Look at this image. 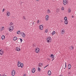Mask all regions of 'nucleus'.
Segmentation results:
<instances>
[{
    "label": "nucleus",
    "instance_id": "nucleus-27",
    "mask_svg": "<svg viewBox=\"0 0 76 76\" xmlns=\"http://www.w3.org/2000/svg\"><path fill=\"white\" fill-rule=\"evenodd\" d=\"M20 32V31H18L17 32V34H19V33H20V32Z\"/></svg>",
    "mask_w": 76,
    "mask_h": 76
},
{
    "label": "nucleus",
    "instance_id": "nucleus-47",
    "mask_svg": "<svg viewBox=\"0 0 76 76\" xmlns=\"http://www.w3.org/2000/svg\"><path fill=\"white\" fill-rule=\"evenodd\" d=\"M0 76H1V74H0Z\"/></svg>",
    "mask_w": 76,
    "mask_h": 76
},
{
    "label": "nucleus",
    "instance_id": "nucleus-11",
    "mask_svg": "<svg viewBox=\"0 0 76 76\" xmlns=\"http://www.w3.org/2000/svg\"><path fill=\"white\" fill-rule=\"evenodd\" d=\"M51 58H54L55 56L53 54H52L51 56H50Z\"/></svg>",
    "mask_w": 76,
    "mask_h": 76
},
{
    "label": "nucleus",
    "instance_id": "nucleus-12",
    "mask_svg": "<svg viewBox=\"0 0 76 76\" xmlns=\"http://www.w3.org/2000/svg\"><path fill=\"white\" fill-rule=\"evenodd\" d=\"M36 52L37 53H38V52H39V51H40V49L38 50V49H36Z\"/></svg>",
    "mask_w": 76,
    "mask_h": 76
},
{
    "label": "nucleus",
    "instance_id": "nucleus-34",
    "mask_svg": "<svg viewBox=\"0 0 76 76\" xmlns=\"http://www.w3.org/2000/svg\"><path fill=\"white\" fill-rule=\"evenodd\" d=\"M46 33H48V30L46 29L45 31Z\"/></svg>",
    "mask_w": 76,
    "mask_h": 76
},
{
    "label": "nucleus",
    "instance_id": "nucleus-9",
    "mask_svg": "<svg viewBox=\"0 0 76 76\" xmlns=\"http://www.w3.org/2000/svg\"><path fill=\"white\" fill-rule=\"evenodd\" d=\"M48 74L49 76H50V75H51V71L49 70V71H48Z\"/></svg>",
    "mask_w": 76,
    "mask_h": 76
},
{
    "label": "nucleus",
    "instance_id": "nucleus-51",
    "mask_svg": "<svg viewBox=\"0 0 76 76\" xmlns=\"http://www.w3.org/2000/svg\"><path fill=\"white\" fill-rule=\"evenodd\" d=\"M5 76H7V75H5Z\"/></svg>",
    "mask_w": 76,
    "mask_h": 76
},
{
    "label": "nucleus",
    "instance_id": "nucleus-25",
    "mask_svg": "<svg viewBox=\"0 0 76 76\" xmlns=\"http://www.w3.org/2000/svg\"><path fill=\"white\" fill-rule=\"evenodd\" d=\"M64 20H67V17H65L64 18Z\"/></svg>",
    "mask_w": 76,
    "mask_h": 76
},
{
    "label": "nucleus",
    "instance_id": "nucleus-19",
    "mask_svg": "<svg viewBox=\"0 0 76 76\" xmlns=\"http://www.w3.org/2000/svg\"><path fill=\"white\" fill-rule=\"evenodd\" d=\"M7 15L8 16H9V15H10V12H7Z\"/></svg>",
    "mask_w": 76,
    "mask_h": 76
},
{
    "label": "nucleus",
    "instance_id": "nucleus-10",
    "mask_svg": "<svg viewBox=\"0 0 76 76\" xmlns=\"http://www.w3.org/2000/svg\"><path fill=\"white\" fill-rule=\"evenodd\" d=\"M68 20H65L64 23L65 25H67L68 24Z\"/></svg>",
    "mask_w": 76,
    "mask_h": 76
},
{
    "label": "nucleus",
    "instance_id": "nucleus-40",
    "mask_svg": "<svg viewBox=\"0 0 76 76\" xmlns=\"http://www.w3.org/2000/svg\"><path fill=\"white\" fill-rule=\"evenodd\" d=\"M39 20H37V23H39Z\"/></svg>",
    "mask_w": 76,
    "mask_h": 76
},
{
    "label": "nucleus",
    "instance_id": "nucleus-16",
    "mask_svg": "<svg viewBox=\"0 0 76 76\" xmlns=\"http://www.w3.org/2000/svg\"><path fill=\"white\" fill-rule=\"evenodd\" d=\"M65 32V30H64V29H63L62 30V31H61V33L62 34H64V32Z\"/></svg>",
    "mask_w": 76,
    "mask_h": 76
},
{
    "label": "nucleus",
    "instance_id": "nucleus-8",
    "mask_svg": "<svg viewBox=\"0 0 76 76\" xmlns=\"http://www.w3.org/2000/svg\"><path fill=\"white\" fill-rule=\"evenodd\" d=\"M16 50L17 51H20V48L17 47L16 48Z\"/></svg>",
    "mask_w": 76,
    "mask_h": 76
},
{
    "label": "nucleus",
    "instance_id": "nucleus-48",
    "mask_svg": "<svg viewBox=\"0 0 76 76\" xmlns=\"http://www.w3.org/2000/svg\"><path fill=\"white\" fill-rule=\"evenodd\" d=\"M37 1H39V0H36Z\"/></svg>",
    "mask_w": 76,
    "mask_h": 76
},
{
    "label": "nucleus",
    "instance_id": "nucleus-32",
    "mask_svg": "<svg viewBox=\"0 0 76 76\" xmlns=\"http://www.w3.org/2000/svg\"><path fill=\"white\" fill-rule=\"evenodd\" d=\"M12 25H13V23L12 22L10 23V26H12Z\"/></svg>",
    "mask_w": 76,
    "mask_h": 76
},
{
    "label": "nucleus",
    "instance_id": "nucleus-2",
    "mask_svg": "<svg viewBox=\"0 0 76 76\" xmlns=\"http://www.w3.org/2000/svg\"><path fill=\"white\" fill-rule=\"evenodd\" d=\"M20 34H21V35H22L23 38H25V34L22 33V32H20Z\"/></svg>",
    "mask_w": 76,
    "mask_h": 76
},
{
    "label": "nucleus",
    "instance_id": "nucleus-26",
    "mask_svg": "<svg viewBox=\"0 0 76 76\" xmlns=\"http://www.w3.org/2000/svg\"><path fill=\"white\" fill-rule=\"evenodd\" d=\"M23 19H24L25 20H26V18L25 16H23Z\"/></svg>",
    "mask_w": 76,
    "mask_h": 76
},
{
    "label": "nucleus",
    "instance_id": "nucleus-3",
    "mask_svg": "<svg viewBox=\"0 0 76 76\" xmlns=\"http://www.w3.org/2000/svg\"><path fill=\"white\" fill-rule=\"evenodd\" d=\"M11 75L12 76H14L15 75V71L14 70H13L12 72Z\"/></svg>",
    "mask_w": 76,
    "mask_h": 76
},
{
    "label": "nucleus",
    "instance_id": "nucleus-36",
    "mask_svg": "<svg viewBox=\"0 0 76 76\" xmlns=\"http://www.w3.org/2000/svg\"><path fill=\"white\" fill-rule=\"evenodd\" d=\"M48 64L46 65V66H45L44 68V69H45V67H48Z\"/></svg>",
    "mask_w": 76,
    "mask_h": 76
},
{
    "label": "nucleus",
    "instance_id": "nucleus-43",
    "mask_svg": "<svg viewBox=\"0 0 76 76\" xmlns=\"http://www.w3.org/2000/svg\"><path fill=\"white\" fill-rule=\"evenodd\" d=\"M72 18H74V16H73V15H72Z\"/></svg>",
    "mask_w": 76,
    "mask_h": 76
},
{
    "label": "nucleus",
    "instance_id": "nucleus-45",
    "mask_svg": "<svg viewBox=\"0 0 76 76\" xmlns=\"http://www.w3.org/2000/svg\"><path fill=\"white\" fill-rule=\"evenodd\" d=\"M33 25H34V22H33V23H32Z\"/></svg>",
    "mask_w": 76,
    "mask_h": 76
},
{
    "label": "nucleus",
    "instance_id": "nucleus-5",
    "mask_svg": "<svg viewBox=\"0 0 76 76\" xmlns=\"http://www.w3.org/2000/svg\"><path fill=\"white\" fill-rule=\"evenodd\" d=\"M63 3L64 5H66L67 4V1L66 0H63Z\"/></svg>",
    "mask_w": 76,
    "mask_h": 76
},
{
    "label": "nucleus",
    "instance_id": "nucleus-22",
    "mask_svg": "<svg viewBox=\"0 0 76 76\" xmlns=\"http://www.w3.org/2000/svg\"><path fill=\"white\" fill-rule=\"evenodd\" d=\"M38 71H39V72H41V69L39 68V67L38 68Z\"/></svg>",
    "mask_w": 76,
    "mask_h": 76
},
{
    "label": "nucleus",
    "instance_id": "nucleus-31",
    "mask_svg": "<svg viewBox=\"0 0 76 76\" xmlns=\"http://www.w3.org/2000/svg\"><path fill=\"white\" fill-rule=\"evenodd\" d=\"M69 12L68 13H70V12H71V10L70 9H69Z\"/></svg>",
    "mask_w": 76,
    "mask_h": 76
},
{
    "label": "nucleus",
    "instance_id": "nucleus-21",
    "mask_svg": "<svg viewBox=\"0 0 76 76\" xmlns=\"http://www.w3.org/2000/svg\"><path fill=\"white\" fill-rule=\"evenodd\" d=\"M5 38V36L4 35L2 36L1 37L2 39L3 40Z\"/></svg>",
    "mask_w": 76,
    "mask_h": 76
},
{
    "label": "nucleus",
    "instance_id": "nucleus-6",
    "mask_svg": "<svg viewBox=\"0 0 76 76\" xmlns=\"http://www.w3.org/2000/svg\"><path fill=\"white\" fill-rule=\"evenodd\" d=\"M39 28L40 30H42L43 29V26L42 25H41L39 26Z\"/></svg>",
    "mask_w": 76,
    "mask_h": 76
},
{
    "label": "nucleus",
    "instance_id": "nucleus-35",
    "mask_svg": "<svg viewBox=\"0 0 76 76\" xmlns=\"http://www.w3.org/2000/svg\"><path fill=\"white\" fill-rule=\"evenodd\" d=\"M10 28H11V29H13V26H11L10 27Z\"/></svg>",
    "mask_w": 76,
    "mask_h": 76
},
{
    "label": "nucleus",
    "instance_id": "nucleus-24",
    "mask_svg": "<svg viewBox=\"0 0 76 76\" xmlns=\"http://www.w3.org/2000/svg\"><path fill=\"white\" fill-rule=\"evenodd\" d=\"M17 39H18V38L16 37H14V41H16V40Z\"/></svg>",
    "mask_w": 76,
    "mask_h": 76
},
{
    "label": "nucleus",
    "instance_id": "nucleus-7",
    "mask_svg": "<svg viewBox=\"0 0 76 76\" xmlns=\"http://www.w3.org/2000/svg\"><path fill=\"white\" fill-rule=\"evenodd\" d=\"M32 72L33 73H34L35 72V68H33L32 70Z\"/></svg>",
    "mask_w": 76,
    "mask_h": 76
},
{
    "label": "nucleus",
    "instance_id": "nucleus-41",
    "mask_svg": "<svg viewBox=\"0 0 76 76\" xmlns=\"http://www.w3.org/2000/svg\"><path fill=\"white\" fill-rule=\"evenodd\" d=\"M36 49H37V50H40L39 48H36Z\"/></svg>",
    "mask_w": 76,
    "mask_h": 76
},
{
    "label": "nucleus",
    "instance_id": "nucleus-38",
    "mask_svg": "<svg viewBox=\"0 0 76 76\" xmlns=\"http://www.w3.org/2000/svg\"><path fill=\"white\" fill-rule=\"evenodd\" d=\"M2 30H4V27H2Z\"/></svg>",
    "mask_w": 76,
    "mask_h": 76
},
{
    "label": "nucleus",
    "instance_id": "nucleus-50",
    "mask_svg": "<svg viewBox=\"0 0 76 76\" xmlns=\"http://www.w3.org/2000/svg\"><path fill=\"white\" fill-rule=\"evenodd\" d=\"M48 60H50V59H48Z\"/></svg>",
    "mask_w": 76,
    "mask_h": 76
},
{
    "label": "nucleus",
    "instance_id": "nucleus-1",
    "mask_svg": "<svg viewBox=\"0 0 76 76\" xmlns=\"http://www.w3.org/2000/svg\"><path fill=\"white\" fill-rule=\"evenodd\" d=\"M51 41H52L51 37H49L47 38V42L48 43H50V42H51Z\"/></svg>",
    "mask_w": 76,
    "mask_h": 76
},
{
    "label": "nucleus",
    "instance_id": "nucleus-46",
    "mask_svg": "<svg viewBox=\"0 0 76 76\" xmlns=\"http://www.w3.org/2000/svg\"><path fill=\"white\" fill-rule=\"evenodd\" d=\"M56 10L57 12H58V10L57 9Z\"/></svg>",
    "mask_w": 76,
    "mask_h": 76
},
{
    "label": "nucleus",
    "instance_id": "nucleus-20",
    "mask_svg": "<svg viewBox=\"0 0 76 76\" xmlns=\"http://www.w3.org/2000/svg\"><path fill=\"white\" fill-rule=\"evenodd\" d=\"M55 34H56V31H53L52 33V35H54Z\"/></svg>",
    "mask_w": 76,
    "mask_h": 76
},
{
    "label": "nucleus",
    "instance_id": "nucleus-42",
    "mask_svg": "<svg viewBox=\"0 0 76 76\" xmlns=\"http://www.w3.org/2000/svg\"><path fill=\"white\" fill-rule=\"evenodd\" d=\"M26 76V74H24L23 76Z\"/></svg>",
    "mask_w": 76,
    "mask_h": 76
},
{
    "label": "nucleus",
    "instance_id": "nucleus-37",
    "mask_svg": "<svg viewBox=\"0 0 76 76\" xmlns=\"http://www.w3.org/2000/svg\"><path fill=\"white\" fill-rule=\"evenodd\" d=\"M4 10H5V9L3 8L2 10V12H3L4 11Z\"/></svg>",
    "mask_w": 76,
    "mask_h": 76
},
{
    "label": "nucleus",
    "instance_id": "nucleus-29",
    "mask_svg": "<svg viewBox=\"0 0 76 76\" xmlns=\"http://www.w3.org/2000/svg\"><path fill=\"white\" fill-rule=\"evenodd\" d=\"M70 49H71V50H73V46H71L70 47Z\"/></svg>",
    "mask_w": 76,
    "mask_h": 76
},
{
    "label": "nucleus",
    "instance_id": "nucleus-15",
    "mask_svg": "<svg viewBox=\"0 0 76 76\" xmlns=\"http://www.w3.org/2000/svg\"><path fill=\"white\" fill-rule=\"evenodd\" d=\"M20 67L21 68H22V67H23V63H20Z\"/></svg>",
    "mask_w": 76,
    "mask_h": 76
},
{
    "label": "nucleus",
    "instance_id": "nucleus-30",
    "mask_svg": "<svg viewBox=\"0 0 76 76\" xmlns=\"http://www.w3.org/2000/svg\"><path fill=\"white\" fill-rule=\"evenodd\" d=\"M48 13H50V10L49 9L48 10Z\"/></svg>",
    "mask_w": 76,
    "mask_h": 76
},
{
    "label": "nucleus",
    "instance_id": "nucleus-17",
    "mask_svg": "<svg viewBox=\"0 0 76 76\" xmlns=\"http://www.w3.org/2000/svg\"><path fill=\"white\" fill-rule=\"evenodd\" d=\"M46 20H48V15H47L46 16Z\"/></svg>",
    "mask_w": 76,
    "mask_h": 76
},
{
    "label": "nucleus",
    "instance_id": "nucleus-23",
    "mask_svg": "<svg viewBox=\"0 0 76 76\" xmlns=\"http://www.w3.org/2000/svg\"><path fill=\"white\" fill-rule=\"evenodd\" d=\"M13 29H11V28H9V31L10 32H12L13 31Z\"/></svg>",
    "mask_w": 76,
    "mask_h": 76
},
{
    "label": "nucleus",
    "instance_id": "nucleus-14",
    "mask_svg": "<svg viewBox=\"0 0 76 76\" xmlns=\"http://www.w3.org/2000/svg\"><path fill=\"white\" fill-rule=\"evenodd\" d=\"M20 61H19L18 63V66L19 67H20Z\"/></svg>",
    "mask_w": 76,
    "mask_h": 76
},
{
    "label": "nucleus",
    "instance_id": "nucleus-44",
    "mask_svg": "<svg viewBox=\"0 0 76 76\" xmlns=\"http://www.w3.org/2000/svg\"><path fill=\"white\" fill-rule=\"evenodd\" d=\"M54 60V58H53V59L52 60V61H53Z\"/></svg>",
    "mask_w": 76,
    "mask_h": 76
},
{
    "label": "nucleus",
    "instance_id": "nucleus-33",
    "mask_svg": "<svg viewBox=\"0 0 76 76\" xmlns=\"http://www.w3.org/2000/svg\"><path fill=\"white\" fill-rule=\"evenodd\" d=\"M61 9L62 10H64V7H62Z\"/></svg>",
    "mask_w": 76,
    "mask_h": 76
},
{
    "label": "nucleus",
    "instance_id": "nucleus-28",
    "mask_svg": "<svg viewBox=\"0 0 76 76\" xmlns=\"http://www.w3.org/2000/svg\"><path fill=\"white\" fill-rule=\"evenodd\" d=\"M19 39L20 40V42H22L23 41V39L21 38H20Z\"/></svg>",
    "mask_w": 76,
    "mask_h": 76
},
{
    "label": "nucleus",
    "instance_id": "nucleus-39",
    "mask_svg": "<svg viewBox=\"0 0 76 76\" xmlns=\"http://www.w3.org/2000/svg\"><path fill=\"white\" fill-rule=\"evenodd\" d=\"M65 68H66V67H67V66L66 65V62H65Z\"/></svg>",
    "mask_w": 76,
    "mask_h": 76
},
{
    "label": "nucleus",
    "instance_id": "nucleus-13",
    "mask_svg": "<svg viewBox=\"0 0 76 76\" xmlns=\"http://www.w3.org/2000/svg\"><path fill=\"white\" fill-rule=\"evenodd\" d=\"M71 64H69L68 66V69L69 70V69H70V68H71Z\"/></svg>",
    "mask_w": 76,
    "mask_h": 76
},
{
    "label": "nucleus",
    "instance_id": "nucleus-18",
    "mask_svg": "<svg viewBox=\"0 0 76 76\" xmlns=\"http://www.w3.org/2000/svg\"><path fill=\"white\" fill-rule=\"evenodd\" d=\"M42 64H43L42 63H39V65H38V67H40V66H42Z\"/></svg>",
    "mask_w": 76,
    "mask_h": 76
},
{
    "label": "nucleus",
    "instance_id": "nucleus-49",
    "mask_svg": "<svg viewBox=\"0 0 76 76\" xmlns=\"http://www.w3.org/2000/svg\"><path fill=\"white\" fill-rule=\"evenodd\" d=\"M64 69H65V68H64Z\"/></svg>",
    "mask_w": 76,
    "mask_h": 76
},
{
    "label": "nucleus",
    "instance_id": "nucleus-4",
    "mask_svg": "<svg viewBox=\"0 0 76 76\" xmlns=\"http://www.w3.org/2000/svg\"><path fill=\"white\" fill-rule=\"evenodd\" d=\"M4 53V51L2 50H0V54L1 56H2L3 54V53Z\"/></svg>",
    "mask_w": 76,
    "mask_h": 76
}]
</instances>
